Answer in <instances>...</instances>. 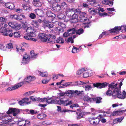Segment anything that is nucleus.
<instances>
[{"mask_svg": "<svg viewBox=\"0 0 126 126\" xmlns=\"http://www.w3.org/2000/svg\"><path fill=\"white\" fill-rule=\"evenodd\" d=\"M111 88L112 91V96L114 98L118 97L121 99H124L126 97V92L124 91L122 92V94L121 93V87H109Z\"/></svg>", "mask_w": 126, "mask_h": 126, "instance_id": "nucleus-1", "label": "nucleus"}, {"mask_svg": "<svg viewBox=\"0 0 126 126\" xmlns=\"http://www.w3.org/2000/svg\"><path fill=\"white\" fill-rule=\"evenodd\" d=\"M89 81L85 82H83L81 81L77 82H67L63 84L62 85L63 86L67 87V86H80L82 87H91L92 85L90 83L88 84Z\"/></svg>", "mask_w": 126, "mask_h": 126, "instance_id": "nucleus-2", "label": "nucleus"}, {"mask_svg": "<svg viewBox=\"0 0 126 126\" xmlns=\"http://www.w3.org/2000/svg\"><path fill=\"white\" fill-rule=\"evenodd\" d=\"M115 81H114L110 84L106 82L102 83L97 82L93 84L94 87H106L108 86V87H116L117 85V84L115 83Z\"/></svg>", "mask_w": 126, "mask_h": 126, "instance_id": "nucleus-3", "label": "nucleus"}, {"mask_svg": "<svg viewBox=\"0 0 126 126\" xmlns=\"http://www.w3.org/2000/svg\"><path fill=\"white\" fill-rule=\"evenodd\" d=\"M89 121L91 124L95 126L99 124L100 119L98 118L97 117H90L89 118Z\"/></svg>", "mask_w": 126, "mask_h": 126, "instance_id": "nucleus-4", "label": "nucleus"}, {"mask_svg": "<svg viewBox=\"0 0 126 126\" xmlns=\"http://www.w3.org/2000/svg\"><path fill=\"white\" fill-rule=\"evenodd\" d=\"M43 22L44 26L47 27L49 28L53 27V24L51 22H49L45 19L44 17L41 18V19H40V23Z\"/></svg>", "mask_w": 126, "mask_h": 126, "instance_id": "nucleus-5", "label": "nucleus"}, {"mask_svg": "<svg viewBox=\"0 0 126 126\" xmlns=\"http://www.w3.org/2000/svg\"><path fill=\"white\" fill-rule=\"evenodd\" d=\"M77 30L76 28H74L71 29H70L68 30L67 31L68 32H70L72 31L73 34H74L76 32V31ZM84 32V31L82 29H79L76 32V34L80 35V34Z\"/></svg>", "mask_w": 126, "mask_h": 126, "instance_id": "nucleus-6", "label": "nucleus"}, {"mask_svg": "<svg viewBox=\"0 0 126 126\" xmlns=\"http://www.w3.org/2000/svg\"><path fill=\"white\" fill-rule=\"evenodd\" d=\"M61 102L60 101L57 100L56 99H53L52 98H47V102L48 104H58L59 103L61 104Z\"/></svg>", "mask_w": 126, "mask_h": 126, "instance_id": "nucleus-7", "label": "nucleus"}, {"mask_svg": "<svg viewBox=\"0 0 126 126\" xmlns=\"http://www.w3.org/2000/svg\"><path fill=\"white\" fill-rule=\"evenodd\" d=\"M18 112V109L15 108H9L7 113L8 114H10L13 113V115L15 116L16 115Z\"/></svg>", "mask_w": 126, "mask_h": 126, "instance_id": "nucleus-8", "label": "nucleus"}, {"mask_svg": "<svg viewBox=\"0 0 126 126\" xmlns=\"http://www.w3.org/2000/svg\"><path fill=\"white\" fill-rule=\"evenodd\" d=\"M26 32L31 37H33L35 36V34L34 33V30L32 27H29L27 28L26 30Z\"/></svg>", "mask_w": 126, "mask_h": 126, "instance_id": "nucleus-9", "label": "nucleus"}, {"mask_svg": "<svg viewBox=\"0 0 126 126\" xmlns=\"http://www.w3.org/2000/svg\"><path fill=\"white\" fill-rule=\"evenodd\" d=\"M30 59L29 55L25 53L24 55L23 56V59L22 63L23 64L28 63Z\"/></svg>", "mask_w": 126, "mask_h": 126, "instance_id": "nucleus-10", "label": "nucleus"}, {"mask_svg": "<svg viewBox=\"0 0 126 126\" xmlns=\"http://www.w3.org/2000/svg\"><path fill=\"white\" fill-rule=\"evenodd\" d=\"M59 101H60L61 102V103H59L58 104L60 105L63 104L64 106H67L70 105L72 104L73 103L72 101H69L68 100H66L65 101H63V100L60 99L59 100Z\"/></svg>", "mask_w": 126, "mask_h": 126, "instance_id": "nucleus-11", "label": "nucleus"}, {"mask_svg": "<svg viewBox=\"0 0 126 126\" xmlns=\"http://www.w3.org/2000/svg\"><path fill=\"white\" fill-rule=\"evenodd\" d=\"M29 98H25L19 101V103L21 105H23L24 104H29L31 103V102H29Z\"/></svg>", "mask_w": 126, "mask_h": 126, "instance_id": "nucleus-12", "label": "nucleus"}, {"mask_svg": "<svg viewBox=\"0 0 126 126\" xmlns=\"http://www.w3.org/2000/svg\"><path fill=\"white\" fill-rule=\"evenodd\" d=\"M126 111V110H118L117 111H113V113L111 114V115L113 116L120 115H122L123 112H124Z\"/></svg>", "mask_w": 126, "mask_h": 126, "instance_id": "nucleus-13", "label": "nucleus"}, {"mask_svg": "<svg viewBox=\"0 0 126 126\" xmlns=\"http://www.w3.org/2000/svg\"><path fill=\"white\" fill-rule=\"evenodd\" d=\"M121 29V28L120 27H115L114 29H112L109 31L111 33H116L117 34Z\"/></svg>", "mask_w": 126, "mask_h": 126, "instance_id": "nucleus-14", "label": "nucleus"}, {"mask_svg": "<svg viewBox=\"0 0 126 126\" xmlns=\"http://www.w3.org/2000/svg\"><path fill=\"white\" fill-rule=\"evenodd\" d=\"M74 12V10L73 8L69 9L67 10L66 15L69 17H71L72 16Z\"/></svg>", "mask_w": 126, "mask_h": 126, "instance_id": "nucleus-15", "label": "nucleus"}, {"mask_svg": "<svg viewBox=\"0 0 126 126\" xmlns=\"http://www.w3.org/2000/svg\"><path fill=\"white\" fill-rule=\"evenodd\" d=\"M80 92L78 91H69L66 92L65 93L66 95H68L69 94H77L78 95H79L80 94Z\"/></svg>", "mask_w": 126, "mask_h": 126, "instance_id": "nucleus-16", "label": "nucleus"}, {"mask_svg": "<svg viewBox=\"0 0 126 126\" xmlns=\"http://www.w3.org/2000/svg\"><path fill=\"white\" fill-rule=\"evenodd\" d=\"M47 37L45 33H40V39L42 42H46Z\"/></svg>", "mask_w": 126, "mask_h": 126, "instance_id": "nucleus-17", "label": "nucleus"}, {"mask_svg": "<svg viewBox=\"0 0 126 126\" xmlns=\"http://www.w3.org/2000/svg\"><path fill=\"white\" fill-rule=\"evenodd\" d=\"M88 11L89 13L92 15H95L98 13L97 9H94L93 8H89Z\"/></svg>", "mask_w": 126, "mask_h": 126, "instance_id": "nucleus-18", "label": "nucleus"}, {"mask_svg": "<svg viewBox=\"0 0 126 126\" xmlns=\"http://www.w3.org/2000/svg\"><path fill=\"white\" fill-rule=\"evenodd\" d=\"M35 79V78L34 76H29L25 79L26 82H30L34 80Z\"/></svg>", "mask_w": 126, "mask_h": 126, "instance_id": "nucleus-19", "label": "nucleus"}, {"mask_svg": "<svg viewBox=\"0 0 126 126\" xmlns=\"http://www.w3.org/2000/svg\"><path fill=\"white\" fill-rule=\"evenodd\" d=\"M7 8L10 9H13L14 8L15 6L14 4L11 2H8L5 4Z\"/></svg>", "mask_w": 126, "mask_h": 126, "instance_id": "nucleus-20", "label": "nucleus"}, {"mask_svg": "<svg viewBox=\"0 0 126 126\" xmlns=\"http://www.w3.org/2000/svg\"><path fill=\"white\" fill-rule=\"evenodd\" d=\"M71 17H72V20H73V21H72L73 22H76L78 21V20L77 19L78 16L76 13H75L74 12Z\"/></svg>", "mask_w": 126, "mask_h": 126, "instance_id": "nucleus-21", "label": "nucleus"}, {"mask_svg": "<svg viewBox=\"0 0 126 126\" xmlns=\"http://www.w3.org/2000/svg\"><path fill=\"white\" fill-rule=\"evenodd\" d=\"M8 24L9 26L12 28H15L17 27L18 26V24L16 22L13 23L11 22H9Z\"/></svg>", "mask_w": 126, "mask_h": 126, "instance_id": "nucleus-22", "label": "nucleus"}, {"mask_svg": "<svg viewBox=\"0 0 126 126\" xmlns=\"http://www.w3.org/2000/svg\"><path fill=\"white\" fill-rule=\"evenodd\" d=\"M124 117H122L120 118H116L113 120V123L114 124H116L118 122H121L123 119Z\"/></svg>", "mask_w": 126, "mask_h": 126, "instance_id": "nucleus-23", "label": "nucleus"}, {"mask_svg": "<svg viewBox=\"0 0 126 126\" xmlns=\"http://www.w3.org/2000/svg\"><path fill=\"white\" fill-rule=\"evenodd\" d=\"M46 14L47 16L49 17H51L54 18L56 16L55 15L52 13L50 11H48L47 12Z\"/></svg>", "mask_w": 126, "mask_h": 126, "instance_id": "nucleus-24", "label": "nucleus"}, {"mask_svg": "<svg viewBox=\"0 0 126 126\" xmlns=\"http://www.w3.org/2000/svg\"><path fill=\"white\" fill-rule=\"evenodd\" d=\"M95 101L96 104H99L102 102L101 100L102 98L100 97H95Z\"/></svg>", "mask_w": 126, "mask_h": 126, "instance_id": "nucleus-25", "label": "nucleus"}, {"mask_svg": "<svg viewBox=\"0 0 126 126\" xmlns=\"http://www.w3.org/2000/svg\"><path fill=\"white\" fill-rule=\"evenodd\" d=\"M46 42H47L48 43H55V41L54 40H53L52 39L47 36L46 39Z\"/></svg>", "mask_w": 126, "mask_h": 126, "instance_id": "nucleus-26", "label": "nucleus"}, {"mask_svg": "<svg viewBox=\"0 0 126 126\" xmlns=\"http://www.w3.org/2000/svg\"><path fill=\"white\" fill-rule=\"evenodd\" d=\"M5 36H9L10 37H12L13 36V33L11 30H7V32L6 33Z\"/></svg>", "mask_w": 126, "mask_h": 126, "instance_id": "nucleus-27", "label": "nucleus"}, {"mask_svg": "<svg viewBox=\"0 0 126 126\" xmlns=\"http://www.w3.org/2000/svg\"><path fill=\"white\" fill-rule=\"evenodd\" d=\"M53 8L54 10L57 12H59L61 10V7L59 5L57 4L56 6L53 7Z\"/></svg>", "mask_w": 126, "mask_h": 126, "instance_id": "nucleus-28", "label": "nucleus"}, {"mask_svg": "<svg viewBox=\"0 0 126 126\" xmlns=\"http://www.w3.org/2000/svg\"><path fill=\"white\" fill-rule=\"evenodd\" d=\"M7 30H6L5 27L1 28L0 29V32L3 33V35H5L6 34V33L7 32Z\"/></svg>", "mask_w": 126, "mask_h": 126, "instance_id": "nucleus-29", "label": "nucleus"}, {"mask_svg": "<svg viewBox=\"0 0 126 126\" xmlns=\"http://www.w3.org/2000/svg\"><path fill=\"white\" fill-rule=\"evenodd\" d=\"M33 4L36 7H39V0H33Z\"/></svg>", "mask_w": 126, "mask_h": 126, "instance_id": "nucleus-30", "label": "nucleus"}, {"mask_svg": "<svg viewBox=\"0 0 126 126\" xmlns=\"http://www.w3.org/2000/svg\"><path fill=\"white\" fill-rule=\"evenodd\" d=\"M18 87H8L6 89L7 91H12L17 89Z\"/></svg>", "mask_w": 126, "mask_h": 126, "instance_id": "nucleus-31", "label": "nucleus"}, {"mask_svg": "<svg viewBox=\"0 0 126 126\" xmlns=\"http://www.w3.org/2000/svg\"><path fill=\"white\" fill-rule=\"evenodd\" d=\"M58 18L60 19H63L65 18V16L63 14H61L58 15Z\"/></svg>", "mask_w": 126, "mask_h": 126, "instance_id": "nucleus-32", "label": "nucleus"}, {"mask_svg": "<svg viewBox=\"0 0 126 126\" xmlns=\"http://www.w3.org/2000/svg\"><path fill=\"white\" fill-rule=\"evenodd\" d=\"M56 42L58 43H63L64 42V41L63 39L59 37L56 40Z\"/></svg>", "mask_w": 126, "mask_h": 126, "instance_id": "nucleus-33", "label": "nucleus"}, {"mask_svg": "<svg viewBox=\"0 0 126 126\" xmlns=\"http://www.w3.org/2000/svg\"><path fill=\"white\" fill-rule=\"evenodd\" d=\"M26 82L25 81L22 82H20L19 83H18L17 84H16L13 87H21L24 84L26 83Z\"/></svg>", "mask_w": 126, "mask_h": 126, "instance_id": "nucleus-34", "label": "nucleus"}, {"mask_svg": "<svg viewBox=\"0 0 126 126\" xmlns=\"http://www.w3.org/2000/svg\"><path fill=\"white\" fill-rule=\"evenodd\" d=\"M79 18V21L81 22H84L88 20V19L86 17H83L82 18Z\"/></svg>", "mask_w": 126, "mask_h": 126, "instance_id": "nucleus-35", "label": "nucleus"}, {"mask_svg": "<svg viewBox=\"0 0 126 126\" xmlns=\"http://www.w3.org/2000/svg\"><path fill=\"white\" fill-rule=\"evenodd\" d=\"M76 113L77 115V120L83 117V115L82 113L79 112H76Z\"/></svg>", "mask_w": 126, "mask_h": 126, "instance_id": "nucleus-36", "label": "nucleus"}, {"mask_svg": "<svg viewBox=\"0 0 126 126\" xmlns=\"http://www.w3.org/2000/svg\"><path fill=\"white\" fill-rule=\"evenodd\" d=\"M57 24L59 26L63 28H66V26L65 25L64 23H62V22H58Z\"/></svg>", "mask_w": 126, "mask_h": 126, "instance_id": "nucleus-37", "label": "nucleus"}, {"mask_svg": "<svg viewBox=\"0 0 126 126\" xmlns=\"http://www.w3.org/2000/svg\"><path fill=\"white\" fill-rule=\"evenodd\" d=\"M30 54L31 58H35L36 57L37 55L35 54L34 52V50H32L30 51Z\"/></svg>", "mask_w": 126, "mask_h": 126, "instance_id": "nucleus-38", "label": "nucleus"}, {"mask_svg": "<svg viewBox=\"0 0 126 126\" xmlns=\"http://www.w3.org/2000/svg\"><path fill=\"white\" fill-rule=\"evenodd\" d=\"M14 36L15 38H17L20 37V35L19 32H16L14 33Z\"/></svg>", "mask_w": 126, "mask_h": 126, "instance_id": "nucleus-39", "label": "nucleus"}, {"mask_svg": "<svg viewBox=\"0 0 126 126\" xmlns=\"http://www.w3.org/2000/svg\"><path fill=\"white\" fill-rule=\"evenodd\" d=\"M79 18H82L83 17H85L86 16V13L84 12H80L79 13Z\"/></svg>", "mask_w": 126, "mask_h": 126, "instance_id": "nucleus-40", "label": "nucleus"}, {"mask_svg": "<svg viewBox=\"0 0 126 126\" xmlns=\"http://www.w3.org/2000/svg\"><path fill=\"white\" fill-rule=\"evenodd\" d=\"M13 18L15 19H16L18 20H20L22 19V18H21L20 16H18L17 15H15L13 16Z\"/></svg>", "mask_w": 126, "mask_h": 126, "instance_id": "nucleus-41", "label": "nucleus"}, {"mask_svg": "<svg viewBox=\"0 0 126 126\" xmlns=\"http://www.w3.org/2000/svg\"><path fill=\"white\" fill-rule=\"evenodd\" d=\"M89 72L88 71H85L83 74V76L84 78H87L89 76Z\"/></svg>", "mask_w": 126, "mask_h": 126, "instance_id": "nucleus-42", "label": "nucleus"}, {"mask_svg": "<svg viewBox=\"0 0 126 126\" xmlns=\"http://www.w3.org/2000/svg\"><path fill=\"white\" fill-rule=\"evenodd\" d=\"M45 9H44L42 8L40 9V13L41 15H40V17H43L44 16V13L45 12Z\"/></svg>", "mask_w": 126, "mask_h": 126, "instance_id": "nucleus-43", "label": "nucleus"}, {"mask_svg": "<svg viewBox=\"0 0 126 126\" xmlns=\"http://www.w3.org/2000/svg\"><path fill=\"white\" fill-rule=\"evenodd\" d=\"M46 116V115L44 114H40V119L42 120L45 119Z\"/></svg>", "mask_w": 126, "mask_h": 126, "instance_id": "nucleus-44", "label": "nucleus"}, {"mask_svg": "<svg viewBox=\"0 0 126 126\" xmlns=\"http://www.w3.org/2000/svg\"><path fill=\"white\" fill-rule=\"evenodd\" d=\"M40 75L43 77H47V76L48 75L47 73L46 72H40Z\"/></svg>", "mask_w": 126, "mask_h": 126, "instance_id": "nucleus-45", "label": "nucleus"}, {"mask_svg": "<svg viewBox=\"0 0 126 126\" xmlns=\"http://www.w3.org/2000/svg\"><path fill=\"white\" fill-rule=\"evenodd\" d=\"M33 25V26L35 27V28H38L39 26L38 21V22L36 21H35Z\"/></svg>", "mask_w": 126, "mask_h": 126, "instance_id": "nucleus-46", "label": "nucleus"}, {"mask_svg": "<svg viewBox=\"0 0 126 126\" xmlns=\"http://www.w3.org/2000/svg\"><path fill=\"white\" fill-rule=\"evenodd\" d=\"M29 17L31 19H34L36 17V15L33 13H31L29 15Z\"/></svg>", "mask_w": 126, "mask_h": 126, "instance_id": "nucleus-47", "label": "nucleus"}, {"mask_svg": "<svg viewBox=\"0 0 126 126\" xmlns=\"http://www.w3.org/2000/svg\"><path fill=\"white\" fill-rule=\"evenodd\" d=\"M6 47L10 49L12 48L13 47V46L11 43H9L7 44Z\"/></svg>", "mask_w": 126, "mask_h": 126, "instance_id": "nucleus-48", "label": "nucleus"}, {"mask_svg": "<svg viewBox=\"0 0 126 126\" xmlns=\"http://www.w3.org/2000/svg\"><path fill=\"white\" fill-rule=\"evenodd\" d=\"M7 19L6 18L1 17H0V21L1 22H5L7 21Z\"/></svg>", "mask_w": 126, "mask_h": 126, "instance_id": "nucleus-49", "label": "nucleus"}, {"mask_svg": "<svg viewBox=\"0 0 126 126\" xmlns=\"http://www.w3.org/2000/svg\"><path fill=\"white\" fill-rule=\"evenodd\" d=\"M48 36L54 40L56 38L55 36L54 35L51 34H49L48 35Z\"/></svg>", "mask_w": 126, "mask_h": 126, "instance_id": "nucleus-50", "label": "nucleus"}, {"mask_svg": "<svg viewBox=\"0 0 126 126\" xmlns=\"http://www.w3.org/2000/svg\"><path fill=\"white\" fill-rule=\"evenodd\" d=\"M30 98L32 101H37L38 100V98L37 97H35L34 96H31L30 97Z\"/></svg>", "mask_w": 126, "mask_h": 126, "instance_id": "nucleus-51", "label": "nucleus"}, {"mask_svg": "<svg viewBox=\"0 0 126 126\" xmlns=\"http://www.w3.org/2000/svg\"><path fill=\"white\" fill-rule=\"evenodd\" d=\"M67 5L64 2H62L61 4V6L63 7V8H65L67 6Z\"/></svg>", "mask_w": 126, "mask_h": 126, "instance_id": "nucleus-52", "label": "nucleus"}, {"mask_svg": "<svg viewBox=\"0 0 126 126\" xmlns=\"http://www.w3.org/2000/svg\"><path fill=\"white\" fill-rule=\"evenodd\" d=\"M47 98H40V102H47Z\"/></svg>", "mask_w": 126, "mask_h": 126, "instance_id": "nucleus-53", "label": "nucleus"}, {"mask_svg": "<svg viewBox=\"0 0 126 126\" xmlns=\"http://www.w3.org/2000/svg\"><path fill=\"white\" fill-rule=\"evenodd\" d=\"M83 69L77 71V74L78 75H80L84 71Z\"/></svg>", "mask_w": 126, "mask_h": 126, "instance_id": "nucleus-54", "label": "nucleus"}, {"mask_svg": "<svg viewBox=\"0 0 126 126\" xmlns=\"http://www.w3.org/2000/svg\"><path fill=\"white\" fill-rule=\"evenodd\" d=\"M79 105L78 104H74L70 106V108H72V109H73V108L78 107Z\"/></svg>", "mask_w": 126, "mask_h": 126, "instance_id": "nucleus-55", "label": "nucleus"}, {"mask_svg": "<svg viewBox=\"0 0 126 126\" xmlns=\"http://www.w3.org/2000/svg\"><path fill=\"white\" fill-rule=\"evenodd\" d=\"M79 105L78 104H74L70 106V108H72V109H73V108L78 107Z\"/></svg>", "mask_w": 126, "mask_h": 126, "instance_id": "nucleus-56", "label": "nucleus"}, {"mask_svg": "<svg viewBox=\"0 0 126 126\" xmlns=\"http://www.w3.org/2000/svg\"><path fill=\"white\" fill-rule=\"evenodd\" d=\"M22 6L23 8L25 10H28L29 9V7L27 6L24 5H23Z\"/></svg>", "mask_w": 126, "mask_h": 126, "instance_id": "nucleus-57", "label": "nucleus"}, {"mask_svg": "<svg viewBox=\"0 0 126 126\" xmlns=\"http://www.w3.org/2000/svg\"><path fill=\"white\" fill-rule=\"evenodd\" d=\"M34 91H29L25 93V95L26 96H28L34 92Z\"/></svg>", "mask_w": 126, "mask_h": 126, "instance_id": "nucleus-58", "label": "nucleus"}, {"mask_svg": "<svg viewBox=\"0 0 126 126\" xmlns=\"http://www.w3.org/2000/svg\"><path fill=\"white\" fill-rule=\"evenodd\" d=\"M31 36H30L29 34L27 36H24V38L25 39L27 40H31Z\"/></svg>", "mask_w": 126, "mask_h": 126, "instance_id": "nucleus-59", "label": "nucleus"}, {"mask_svg": "<svg viewBox=\"0 0 126 126\" xmlns=\"http://www.w3.org/2000/svg\"><path fill=\"white\" fill-rule=\"evenodd\" d=\"M67 41L68 42H70L72 43H73L74 42L73 38L72 37H69Z\"/></svg>", "mask_w": 126, "mask_h": 126, "instance_id": "nucleus-60", "label": "nucleus"}, {"mask_svg": "<svg viewBox=\"0 0 126 126\" xmlns=\"http://www.w3.org/2000/svg\"><path fill=\"white\" fill-rule=\"evenodd\" d=\"M82 6L83 7L85 8H89V7L88 4L86 3H83L82 4Z\"/></svg>", "mask_w": 126, "mask_h": 126, "instance_id": "nucleus-61", "label": "nucleus"}, {"mask_svg": "<svg viewBox=\"0 0 126 126\" xmlns=\"http://www.w3.org/2000/svg\"><path fill=\"white\" fill-rule=\"evenodd\" d=\"M87 98H88V100L90 102L95 101V98H92L87 97Z\"/></svg>", "mask_w": 126, "mask_h": 126, "instance_id": "nucleus-62", "label": "nucleus"}, {"mask_svg": "<svg viewBox=\"0 0 126 126\" xmlns=\"http://www.w3.org/2000/svg\"><path fill=\"white\" fill-rule=\"evenodd\" d=\"M58 78V75H57L54 74L53 76V80H56Z\"/></svg>", "mask_w": 126, "mask_h": 126, "instance_id": "nucleus-63", "label": "nucleus"}, {"mask_svg": "<svg viewBox=\"0 0 126 126\" xmlns=\"http://www.w3.org/2000/svg\"><path fill=\"white\" fill-rule=\"evenodd\" d=\"M112 91L108 90L106 94L107 95H111L112 94Z\"/></svg>", "mask_w": 126, "mask_h": 126, "instance_id": "nucleus-64", "label": "nucleus"}]
</instances>
